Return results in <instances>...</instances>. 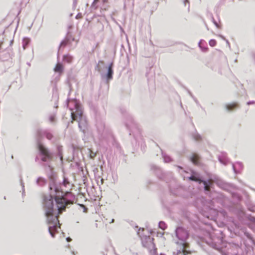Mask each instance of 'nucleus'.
I'll return each instance as SVG.
<instances>
[{"label": "nucleus", "mask_w": 255, "mask_h": 255, "mask_svg": "<svg viewBox=\"0 0 255 255\" xmlns=\"http://www.w3.org/2000/svg\"><path fill=\"white\" fill-rule=\"evenodd\" d=\"M255 101H249V102H248L247 103V105H251V104H255Z\"/></svg>", "instance_id": "obj_24"}, {"label": "nucleus", "mask_w": 255, "mask_h": 255, "mask_svg": "<svg viewBox=\"0 0 255 255\" xmlns=\"http://www.w3.org/2000/svg\"><path fill=\"white\" fill-rule=\"evenodd\" d=\"M158 226L161 229H162L163 230H165V228H166V225L165 223L162 221L159 222V223L158 224Z\"/></svg>", "instance_id": "obj_12"}, {"label": "nucleus", "mask_w": 255, "mask_h": 255, "mask_svg": "<svg viewBox=\"0 0 255 255\" xmlns=\"http://www.w3.org/2000/svg\"><path fill=\"white\" fill-rule=\"evenodd\" d=\"M45 181L44 179L41 177H39L37 180V183L39 185H42L44 183Z\"/></svg>", "instance_id": "obj_16"}, {"label": "nucleus", "mask_w": 255, "mask_h": 255, "mask_svg": "<svg viewBox=\"0 0 255 255\" xmlns=\"http://www.w3.org/2000/svg\"><path fill=\"white\" fill-rule=\"evenodd\" d=\"M186 247H180V249L175 252L173 253V255H185V248Z\"/></svg>", "instance_id": "obj_8"}, {"label": "nucleus", "mask_w": 255, "mask_h": 255, "mask_svg": "<svg viewBox=\"0 0 255 255\" xmlns=\"http://www.w3.org/2000/svg\"><path fill=\"white\" fill-rule=\"evenodd\" d=\"M29 42V39L27 38H24L23 40V47L25 49L26 46L28 44Z\"/></svg>", "instance_id": "obj_13"}, {"label": "nucleus", "mask_w": 255, "mask_h": 255, "mask_svg": "<svg viewBox=\"0 0 255 255\" xmlns=\"http://www.w3.org/2000/svg\"><path fill=\"white\" fill-rule=\"evenodd\" d=\"M237 107L238 104L236 103H233L225 105L226 109L228 111H230L233 110L234 109L237 108Z\"/></svg>", "instance_id": "obj_7"}, {"label": "nucleus", "mask_w": 255, "mask_h": 255, "mask_svg": "<svg viewBox=\"0 0 255 255\" xmlns=\"http://www.w3.org/2000/svg\"><path fill=\"white\" fill-rule=\"evenodd\" d=\"M220 160V161L221 162V163H223V164H225L226 163L225 162H223L221 159H219Z\"/></svg>", "instance_id": "obj_30"}, {"label": "nucleus", "mask_w": 255, "mask_h": 255, "mask_svg": "<svg viewBox=\"0 0 255 255\" xmlns=\"http://www.w3.org/2000/svg\"><path fill=\"white\" fill-rule=\"evenodd\" d=\"M49 120L51 122H53L54 121V116H51L49 118Z\"/></svg>", "instance_id": "obj_23"}, {"label": "nucleus", "mask_w": 255, "mask_h": 255, "mask_svg": "<svg viewBox=\"0 0 255 255\" xmlns=\"http://www.w3.org/2000/svg\"><path fill=\"white\" fill-rule=\"evenodd\" d=\"M106 77L108 81L112 77V64H111L109 66L108 72L106 75Z\"/></svg>", "instance_id": "obj_10"}, {"label": "nucleus", "mask_w": 255, "mask_h": 255, "mask_svg": "<svg viewBox=\"0 0 255 255\" xmlns=\"http://www.w3.org/2000/svg\"><path fill=\"white\" fill-rule=\"evenodd\" d=\"M63 71V66L60 63L57 64L55 67L54 68V71L55 72L61 73Z\"/></svg>", "instance_id": "obj_9"}, {"label": "nucleus", "mask_w": 255, "mask_h": 255, "mask_svg": "<svg viewBox=\"0 0 255 255\" xmlns=\"http://www.w3.org/2000/svg\"><path fill=\"white\" fill-rule=\"evenodd\" d=\"M60 159H61V160H62V156H61Z\"/></svg>", "instance_id": "obj_32"}, {"label": "nucleus", "mask_w": 255, "mask_h": 255, "mask_svg": "<svg viewBox=\"0 0 255 255\" xmlns=\"http://www.w3.org/2000/svg\"><path fill=\"white\" fill-rule=\"evenodd\" d=\"M143 231L144 229L142 228L139 229L137 232V234L140 237L142 244L143 247L146 248L150 252L153 251V253H154L156 249H155V245L153 242V239L149 236H142L140 232H143Z\"/></svg>", "instance_id": "obj_4"}, {"label": "nucleus", "mask_w": 255, "mask_h": 255, "mask_svg": "<svg viewBox=\"0 0 255 255\" xmlns=\"http://www.w3.org/2000/svg\"><path fill=\"white\" fill-rule=\"evenodd\" d=\"M216 44V41L214 39H211L209 41V45L212 46H215Z\"/></svg>", "instance_id": "obj_17"}, {"label": "nucleus", "mask_w": 255, "mask_h": 255, "mask_svg": "<svg viewBox=\"0 0 255 255\" xmlns=\"http://www.w3.org/2000/svg\"><path fill=\"white\" fill-rule=\"evenodd\" d=\"M220 36L221 37H222V38H223V36H222V35H220Z\"/></svg>", "instance_id": "obj_31"}, {"label": "nucleus", "mask_w": 255, "mask_h": 255, "mask_svg": "<svg viewBox=\"0 0 255 255\" xmlns=\"http://www.w3.org/2000/svg\"><path fill=\"white\" fill-rule=\"evenodd\" d=\"M66 184H69V183L68 182H66L65 180L64 181L63 184L66 186Z\"/></svg>", "instance_id": "obj_26"}, {"label": "nucleus", "mask_w": 255, "mask_h": 255, "mask_svg": "<svg viewBox=\"0 0 255 255\" xmlns=\"http://www.w3.org/2000/svg\"><path fill=\"white\" fill-rule=\"evenodd\" d=\"M38 148L42 155L41 159L42 161H47L50 157V154L48 150L41 144H39Z\"/></svg>", "instance_id": "obj_5"}, {"label": "nucleus", "mask_w": 255, "mask_h": 255, "mask_svg": "<svg viewBox=\"0 0 255 255\" xmlns=\"http://www.w3.org/2000/svg\"><path fill=\"white\" fill-rule=\"evenodd\" d=\"M74 103L76 111L75 112H71V118L73 120L76 121L79 123V127L82 129V127L86 125V120L82 115L81 106L76 101H74Z\"/></svg>", "instance_id": "obj_2"}, {"label": "nucleus", "mask_w": 255, "mask_h": 255, "mask_svg": "<svg viewBox=\"0 0 255 255\" xmlns=\"http://www.w3.org/2000/svg\"><path fill=\"white\" fill-rule=\"evenodd\" d=\"M189 179L191 180L199 181V183L203 182L204 186V189L205 190H208L210 186V185L211 184V182L210 181H202L199 178L198 176H197L195 175H192V176L189 177Z\"/></svg>", "instance_id": "obj_6"}, {"label": "nucleus", "mask_w": 255, "mask_h": 255, "mask_svg": "<svg viewBox=\"0 0 255 255\" xmlns=\"http://www.w3.org/2000/svg\"><path fill=\"white\" fill-rule=\"evenodd\" d=\"M66 240L68 242H70L71 241V239L70 238H67Z\"/></svg>", "instance_id": "obj_27"}, {"label": "nucleus", "mask_w": 255, "mask_h": 255, "mask_svg": "<svg viewBox=\"0 0 255 255\" xmlns=\"http://www.w3.org/2000/svg\"><path fill=\"white\" fill-rule=\"evenodd\" d=\"M191 161L192 162L196 164H197L198 162H197V160H198V156L197 155H193L192 157H191Z\"/></svg>", "instance_id": "obj_14"}, {"label": "nucleus", "mask_w": 255, "mask_h": 255, "mask_svg": "<svg viewBox=\"0 0 255 255\" xmlns=\"http://www.w3.org/2000/svg\"><path fill=\"white\" fill-rule=\"evenodd\" d=\"M50 193L44 197L43 207L47 223L48 225V230L52 237H54L55 232L60 229L57 215L65 210L68 202L62 196V192L54 185L50 187Z\"/></svg>", "instance_id": "obj_1"}, {"label": "nucleus", "mask_w": 255, "mask_h": 255, "mask_svg": "<svg viewBox=\"0 0 255 255\" xmlns=\"http://www.w3.org/2000/svg\"><path fill=\"white\" fill-rule=\"evenodd\" d=\"M202 40H201L199 41V43H198V46H199V47L200 48H201V47H202V46H201V42H202Z\"/></svg>", "instance_id": "obj_25"}, {"label": "nucleus", "mask_w": 255, "mask_h": 255, "mask_svg": "<svg viewBox=\"0 0 255 255\" xmlns=\"http://www.w3.org/2000/svg\"><path fill=\"white\" fill-rule=\"evenodd\" d=\"M201 48V50L203 52H206L208 50V48H207V47H201V48Z\"/></svg>", "instance_id": "obj_21"}, {"label": "nucleus", "mask_w": 255, "mask_h": 255, "mask_svg": "<svg viewBox=\"0 0 255 255\" xmlns=\"http://www.w3.org/2000/svg\"><path fill=\"white\" fill-rule=\"evenodd\" d=\"M82 17V14L81 13H78L77 15H76V18L77 19H78V18H80Z\"/></svg>", "instance_id": "obj_22"}, {"label": "nucleus", "mask_w": 255, "mask_h": 255, "mask_svg": "<svg viewBox=\"0 0 255 255\" xmlns=\"http://www.w3.org/2000/svg\"><path fill=\"white\" fill-rule=\"evenodd\" d=\"M63 60L67 63H71L72 61V57L70 55H65L63 57Z\"/></svg>", "instance_id": "obj_11"}, {"label": "nucleus", "mask_w": 255, "mask_h": 255, "mask_svg": "<svg viewBox=\"0 0 255 255\" xmlns=\"http://www.w3.org/2000/svg\"><path fill=\"white\" fill-rule=\"evenodd\" d=\"M46 136L48 139H51L52 137V135L50 133H47Z\"/></svg>", "instance_id": "obj_20"}, {"label": "nucleus", "mask_w": 255, "mask_h": 255, "mask_svg": "<svg viewBox=\"0 0 255 255\" xmlns=\"http://www.w3.org/2000/svg\"><path fill=\"white\" fill-rule=\"evenodd\" d=\"M163 157L164 160L165 162H169L171 160V158L168 155H163Z\"/></svg>", "instance_id": "obj_15"}, {"label": "nucleus", "mask_w": 255, "mask_h": 255, "mask_svg": "<svg viewBox=\"0 0 255 255\" xmlns=\"http://www.w3.org/2000/svg\"><path fill=\"white\" fill-rule=\"evenodd\" d=\"M214 23L216 25V26L218 27V24H217V23L216 22H214Z\"/></svg>", "instance_id": "obj_29"}, {"label": "nucleus", "mask_w": 255, "mask_h": 255, "mask_svg": "<svg viewBox=\"0 0 255 255\" xmlns=\"http://www.w3.org/2000/svg\"><path fill=\"white\" fill-rule=\"evenodd\" d=\"M194 137L195 139L196 140H198L201 138L200 135H199V134H195L194 135Z\"/></svg>", "instance_id": "obj_19"}, {"label": "nucleus", "mask_w": 255, "mask_h": 255, "mask_svg": "<svg viewBox=\"0 0 255 255\" xmlns=\"http://www.w3.org/2000/svg\"><path fill=\"white\" fill-rule=\"evenodd\" d=\"M175 236L177 239L176 243L180 247H186V240L188 237V233L186 230L181 227L177 228L175 231Z\"/></svg>", "instance_id": "obj_3"}, {"label": "nucleus", "mask_w": 255, "mask_h": 255, "mask_svg": "<svg viewBox=\"0 0 255 255\" xmlns=\"http://www.w3.org/2000/svg\"><path fill=\"white\" fill-rule=\"evenodd\" d=\"M186 2L189 3V1H188V0H185L184 1V4H185V5H186Z\"/></svg>", "instance_id": "obj_28"}, {"label": "nucleus", "mask_w": 255, "mask_h": 255, "mask_svg": "<svg viewBox=\"0 0 255 255\" xmlns=\"http://www.w3.org/2000/svg\"><path fill=\"white\" fill-rule=\"evenodd\" d=\"M88 152L90 154V157L91 158H93L96 155V153L92 152L90 149H88Z\"/></svg>", "instance_id": "obj_18"}]
</instances>
